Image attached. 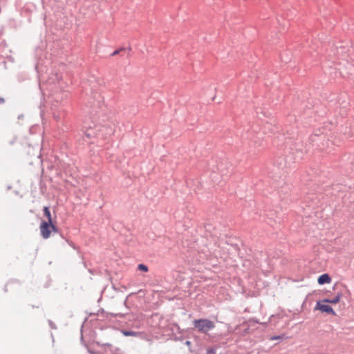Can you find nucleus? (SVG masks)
I'll list each match as a JSON object with an SVG mask.
<instances>
[{
	"label": "nucleus",
	"instance_id": "obj_2",
	"mask_svg": "<svg viewBox=\"0 0 354 354\" xmlns=\"http://www.w3.org/2000/svg\"><path fill=\"white\" fill-rule=\"evenodd\" d=\"M39 229L41 236L45 239L50 236L52 232H57V227L55 224L46 221L41 222Z\"/></svg>",
	"mask_w": 354,
	"mask_h": 354
},
{
	"label": "nucleus",
	"instance_id": "obj_11",
	"mask_svg": "<svg viewBox=\"0 0 354 354\" xmlns=\"http://www.w3.org/2000/svg\"><path fill=\"white\" fill-rule=\"evenodd\" d=\"M211 353H214V351L213 349L209 350L207 354H211Z\"/></svg>",
	"mask_w": 354,
	"mask_h": 354
},
{
	"label": "nucleus",
	"instance_id": "obj_1",
	"mask_svg": "<svg viewBox=\"0 0 354 354\" xmlns=\"http://www.w3.org/2000/svg\"><path fill=\"white\" fill-rule=\"evenodd\" d=\"M195 328L200 333H207L215 327L214 322L208 319H198L193 322Z\"/></svg>",
	"mask_w": 354,
	"mask_h": 354
},
{
	"label": "nucleus",
	"instance_id": "obj_10",
	"mask_svg": "<svg viewBox=\"0 0 354 354\" xmlns=\"http://www.w3.org/2000/svg\"><path fill=\"white\" fill-rule=\"evenodd\" d=\"M281 339V337H280V336H274V337H272L270 338V339H272V340H274V339Z\"/></svg>",
	"mask_w": 354,
	"mask_h": 354
},
{
	"label": "nucleus",
	"instance_id": "obj_4",
	"mask_svg": "<svg viewBox=\"0 0 354 354\" xmlns=\"http://www.w3.org/2000/svg\"><path fill=\"white\" fill-rule=\"evenodd\" d=\"M331 279L328 274H323L318 278V283L321 285L329 283Z\"/></svg>",
	"mask_w": 354,
	"mask_h": 354
},
{
	"label": "nucleus",
	"instance_id": "obj_13",
	"mask_svg": "<svg viewBox=\"0 0 354 354\" xmlns=\"http://www.w3.org/2000/svg\"><path fill=\"white\" fill-rule=\"evenodd\" d=\"M54 118H55V119L57 121H58V120H59V118H56V115H54Z\"/></svg>",
	"mask_w": 354,
	"mask_h": 354
},
{
	"label": "nucleus",
	"instance_id": "obj_8",
	"mask_svg": "<svg viewBox=\"0 0 354 354\" xmlns=\"http://www.w3.org/2000/svg\"><path fill=\"white\" fill-rule=\"evenodd\" d=\"M138 270L147 272L148 271V267L144 264H139L138 266Z\"/></svg>",
	"mask_w": 354,
	"mask_h": 354
},
{
	"label": "nucleus",
	"instance_id": "obj_7",
	"mask_svg": "<svg viewBox=\"0 0 354 354\" xmlns=\"http://www.w3.org/2000/svg\"><path fill=\"white\" fill-rule=\"evenodd\" d=\"M122 334L125 336H136L137 333L131 330H123Z\"/></svg>",
	"mask_w": 354,
	"mask_h": 354
},
{
	"label": "nucleus",
	"instance_id": "obj_3",
	"mask_svg": "<svg viewBox=\"0 0 354 354\" xmlns=\"http://www.w3.org/2000/svg\"><path fill=\"white\" fill-rule=\"evenodd\" d=\"M317 308L320 310L322 312H325L329 314L335 315V311L333 310V308L326 304H322L320 302H317Z\"/></svg>",
	"mask_w": 354,
	"mask_h": 354
},
{
	"label": "nucleus",
	"instance_id": "obj_6",
	"mask_svg": "<svg viewBox=\"0 0 354 354\" xmlns=\"http://www.w3.org/2000/svg\"><path fill=\"white\" fill-rule=\"evenodd\" d=\"M340 298H341V295L338 294L337 296H335L333 299H325L324 301L327 302V303H330V304H337L339 301Z\"/></svg>",
	"mask_w": 354,
	"mask_h": 354
},
{
	"label": "nucleus",
	"instance_id": "obj_5",
	"mask_svg": "<svg viewBox=\"0 0 354 354\" xmlns=\"http://www.w3.org/2000/svg\"><path fill=\"white\" fill-rule=\"evenodd\" d=\"M44 215L46 218V222L53 223L51 213L48 207H44Z\"/></svg>",
	"mask_w": 354,
	"mask_h": 354
},
{
	"label": "nucleus",
	"instance_id": "obj_12",
	"mask_svg": "<svg viewBox=\"0 0 354 354\" xmlns=\"http://www.w3.org/2000/svg\"><path fill=\"white\" fill-rule=\"evenodd\" d=\"M4 102V99L0 97V104Z\"/></svg>",
	"mask_w": 354,
	"mask_h": 354
},
{
	"label": "nucleus",
	"instance_id": "obj_9",
	"mask_svg": "<svg viewBox=\"0 0 354 354\" xmlns=\"http://www.w3.org/2000/svg\"><path fill=\"white\" fill-rule=\"evenodd\" d=\"M124 49L123 48H120V49H118V50H115V51H113L112 53H111V56H115V55H117L120 53V52H121L122 50H124Z\"/></svg>",
	"mask_w": 354,
	"mask_h": 354
}]
</instances>
